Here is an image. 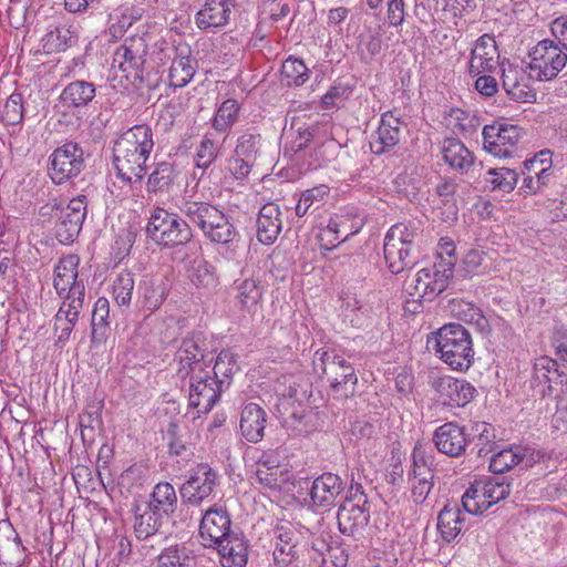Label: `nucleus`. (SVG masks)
<instances>
[{
  "label": "nucleus",
  "mask_w": 567,
  "mask_h": 567,
  "mask_svg": "<svg viewBox=\"0 0 567 567\" xmlns=\"http://www.w3.org/2000/svg\"><path fill=\"white\" fill-rule=\"evenodd\" d=\"M153 148V132L147 125H135L121 134L113 146L116 176L128 184L140 183Z\"/></svg>",
  "instance_id": "f257e3e1"
},
{
  "label": "nucleus",
  "mask_w": 567,
  "mask_h": 567,
  "mask_svg": "<svg viewBox=\"0 0 567 567\" xmlns=\"http://www.w3.org/2000/svg\"><path fill=\"white\" fill-rule=\"evenodd\" d=\"M181 214L194 225L212 243L228 244L235 236L236 230L229 218L216 206L200 200L183 197L176 203Z\"/></svg>",
  "instance_id": "f03ea898"
},
{
  "label": "nucleus",
  "mask_w": 567,
  "mask_h": 567,
  "mask_svg": "<svg viewBox=\"0 0 567 567\" xmlns=\"http://www.w3.org/2000/svg\"><path fill=\"white\" fill-rule=\"evenodd\" d=\"M433 349L452 370L467 371L474 362L470 332L460 323L445 324L433 336Z\"/></svg>",
  "instance_id": "7ed1b4c3"
},
{
  "label": "nucleus",
  "mask_w": 567,
  "mask_h": 567,
  "mask_svg": "<svg viewBox=\"0 0 567 567\" xmlns=\"http://www.w3.org/2000/svg\"><path fill=\"white\" fill-rule=\"evenodd\" d=\"M416 236L417 228L405 223H396L386 231L383 252L388 268L392 274H400L414 264Z\"/></svg>",
  "instance_id": "20e7f679"
},
{
  "label": "nucleus",
  "mask_w": 567,
  "mask_h": 567,
  "mask_svg": "<svg viewBox=\"0 0 567 567\" xmlns=\"http://www.w3.org/2000/svg\"><path fill=\"white\" fill-rule=\"evenodd\" d=\"M146 234L157 245L169 248L186 245L193 238L188 220L162 207L151 209Z\"/></svg>",
  "instance_id": "39448f33"
},
{
  "label": "nucleus",
  "mask_w": 567,
  "mask_h": 567,
  "mask_svg": "<svg viewBox=\"0 0 567 567\" xmlns=\"http://www.w3.org/2000/svg\"><path fill=\"white\" fill-rule=\"evenodd\" d=\"M509 484L503 480L481 477L475 480L462 496V506L471 515H478L508 496Z\"/></svg>",
  "instance_id": "423d86ee"
},
{
  "label": "nucleus",
  "mask_w": 567,
  "mask_h": 567,
  "mask_svg": "<svg viewBox=\"0 0 567 567\" xmlns=\"http://www.w3.org/2000/svg\"><path fill=\"white\" fill-rule=\"evenodd\" d=\"M528 70L537 81H551L567 64V53L551 39L534 45L529 52Z\"/></svg>",
  "instance_id": "0eeeda50"
},
{
  "label": "nucleus",
  "mask_w": 567,
  "mask_h": 567,
  "mask_svg": "<svg viewBox=\"0 0 567 567\" xmlns=\"http://www.w3.org/2000/svg\"><path fill=\"white\" fill-rule=\"evenodd\" d=\"M313 370L319 375H326L334 391L358 382L354 368L341 355L330 349H318L312 358Z\"/></svg>",
  "instance_id": "6e6552de"
},
{
  "label": "nucleus",
  "mask_w": 567,
  "mask_h": 567,
  "mask_svg": "<svg viewBox=\"0 0 567 567\" xmlns=\"http://www.w3.org/2000/svg\"><path fill=\"white\" fill-rule=\"evenodd\" d=\"M48 173L55 185H62L76 177L84 168L82 147L68 142L53 151L49 157Z\"/></svg>",
  "instance_id": "1a4fd4ad"
},
{
  "label": "nucleus",
  "mask_w": 567,
  "mask_h": 567,
  "mask_svg": "<svg viewBox=\"0 0 567 567\" xmlns=\"http://www.w3.org/2000/svg\"><path fill=\"white\" fill-rule=\"evenodd\" d=\"M528 64L514 63L509 61L501 62L502 85L509 99L522 103H533L536 101L537 93L533 87L532 72L527 73Z\"/></svg>",
  "instance_id": "9d476101"
},
{
  "label": "nucleus",
  "mask_w": 567,
  "mask_h": 567,
  "mask_svg": "<svg viewBox=\"0 0 567 567\" xmlns=\"http://www.w3.org/2000/svg\"><path fill=\"white\" fill-rule=\"evenodd\" d=\"M146 54L145 38L142 35L130 37L115 50L112 68L118 69L126 79H142Z\"/></svg>",
  "instance_id": "9b49d317"
},
{
  "label": "nucleus",
  "mask_w": 567,
  "mask_h": 567,
  "mask_svg": "<svg viewBox=\"0 0 567 567\" xmlns=\"http://www.w3.org/2000/svg\"><path fill=\"white\" fill-rule=\"evenodd\" d=\"M218 473L207 463L194 467L179 493L183 502L198 506L208 499L218 485Z\"/></svg>",
  "instance_id": "f8f14e48"
},
{
  "label": "nucleus",
  "mask_w": 567,
  "mask_h": 567,
  "mask_svg": "<svg viewBox=\"0 0 567 567\" xmlns=\"http://www.w3.org/2000/svg\"><path fill=\"white\" fill-rule=\"evenodd\" d=\"M223 385L224 380L213 378L210 370L194 374L189 379V406L195 409L197 414L208 413L219 401Z\"/></svg>",
  "instance_id": "ddd939ff"
},
{
  "label": "nucleus",
  "mask_w": 567,
  "mask_h": 567,
  "mask_svg": "<svg viewBox=\"0 0 567 567\" xmlns=\"http://www.w3.org/2000/svg\"><path fill=\"white\" fill-rule=\"evenodd\" d=\"M483 147L495 157H508L520 138V128L512 124L485 125L482 132Z\"/></svg>",
  "instance_id": "4468645a"
},
{
  "label": "nucleus",
  "mask_w": 567,
  "mask_h": 567,
  "mask_svg": "<svg viewBox=\"0 0 567 567\" xmlns=\"http://www.w3.org/2000/svg\"><path fill=\"white\" fill-rule=\"evenodd\" d=\"M432 386L441 403L450 408H463L476 395V389L468 381L450 375L435 378Z\"/></svg>",
  "instance_id": "2eb2a0df"
},
{
  "label": "nucleus",
  "mask_w": 567,
  "mask_h": 567,
  "mask_svg": "<svg viewBox=\"0 0 567 567\" xmlns=\"http://www.w3.org/2000/svg\"><path fill=\"white\" fill-rule=\"evenodd\" d=\"M370 519V508L363 495L358 502L347 499L338 509L337 520L341 534L358 538Z\"/></svg>",
  "instance_id": "dca6fc26"
},
{
  "label": "nucleus",
  "mask_w": 567,
  "mask_h": 567,
  "mask_svg": "<svg viewBox=\"0 0 567 567\" xmlns=\"http://www.w3.org/2000/svg\"><path fill=\"white\" fill-rule=\"evenodd\" d=\"M236 532L231 530L228 512L219 506L208 508L202 517L199 535L205 547H215Z\"/></svg>",
  "instance_id": "f3484780"
},
{
  "label": "nucleus",
  "mask_w": 567,
  "mask_h": 567,
  "mask_svg": "<svg viewBox=\"0 0 567 567\" xmlns=\"http://www.w3.org/2000/svg\"><path fill=\"white\" fill-rule=\"evenodd\" d=\"M290 478L287 465L277 451L262 452L257 461L256 481L268 489H280Z\"/></svg>",
  "instance_id": "a211bd4d"
},
{
  "label": "nucleus",
  "mask_w": 567,
  "mask_h": 567,
  "mask_svg": "<svg viewBox=\"0 0 567 567\" xmlns=\"http://www.w3.org/2000/svg\"><path fill=\"white\" fill-rule=\"evenodd\" d=\"M501 66L499 52L494 37L483 34L480 37L471 51L468 72L471 75L492 73Z\"/></svg>",
  "instance_id": "6ab92c4d"
},
{
  "label": "nucleus",
  "mask_w": 567,
  "mask_h": 567,
  "mask_svg": "<svg viewBox=\"0 0 567 567\" xmlns=\"http://www.w3.org/2000/svg\"><path fill=\"white\" fill-rule=\"evenodd\" d=\"M234 7L235 0H205L195 16V23L203 31L216 32L229 23Z\"/></svg>",
  "instance_id": "aec40b11"
},
{
  "label": "nucleus",
  "mask_w": 567,
  "mask_h": 567,
  "mask_svg": "<svg viewBox=\"0 0 567 567\" xmlns=\"http://www.w3.org/2000/svg\"><path fill=\"white\" fill-rule=\"evenodd\" d=\"M401 135V118L393 111L384 112L377 131L371 135L370 148L377 155L384 154L399 144Z\"/></svg>",
  "instance_id": "412c9836"
},
{
  "label": "nucleus",
  "mask_w": 567,
  "mask_h": 567,
  "mask_svg": "<svg viewBox=\"0 0 567 567\" xmlns=\"http://www.w3.org/2000/svg\"><path fill=\"white\" fill-rule=\"evenodd\" d=\"M343 491L344 484L340 476L333 473H323L310 483L311 505L319 508H330L336 505Z\"/></svg>",
  "instance_id": "4be33fe9"
},
{
  "label": "nucleus",
  "mask_w": 567,
  "mask_h": 567,
  "mask_svg": "<svg viewBox=\"0 0 567 567\" xmlns=\"http://www.w3.org/2000/svg\"><path fill=\"white\" fill-rule=\"evenodd\" d=\"M433 443L440 453L458 457L465 453L467 446L466 426L446 422L434 431Z\"/></svg>",
  "instance_id": "5701e85b"
},
{
  "label": "nucleus",
  "mask_w": 567,
  "mask_h": 567,
  "mask_svg": "<svg viewBox=\"0 0 567 567\" xmlns=\"http://www.w3.org/2000/svg\"><path fill=\"white\" fill-rule=\"evenodd\" d=\"M174 53L168 69L169 85L174 89L186 86L196 73L197 63L192 56V49L186 43H179L171 49Z\"/></svg>",
  "instance_id": "b1692460"
},
{
  "label": "nucleus",
  "mask_w": 567,
  "mask_h": 567,
  "mask_svg": "<svg viewBox=\"0 0 567 567\" xmlns=\"http://www.w3.org/2000/svg\"><path fill=\"white\" fill-rule=\"evenodd\" d=\"M274 559L280 566H286L296 556V548L301 540V534L293 524L287 520L279 522L274 528Z\"/></svg>",
  "instance_id": "393cba45"
},
{
  "label": "nucleus",
  "mask_w": 567,
  "mask_h": 567,
  "mask_svg": "<svg viewBox=\"0 0 567 567\" xmlns=\"http://www.w3.org/2000/svg\"><path fill=\"white\" fill-rule=\"evenodd\" d=\"M176 373L179 378H192L194 374L209 370L205 355L193 339H185L176 352Z\"/></svg>",
  "instance_id": "a878e982"
},
{
  "label": "nucleus",
  "mask_w": 567,
  "mask_h": 567,
  "mask_svg": "<svg viewBox=\"0 0 567 567\" xmlns=\"http://www.w3.org/2000/svg\"><path fill=\"white\" fill-rule=\"evenodd\" d=\"M223 567H246L249 545L241 533H235L215 545Z\"/></svg>",
  "instance_id": "bb28decb"
},
{
  "label": "nucleus",
  "mask_w": 567,
  "mask_h": 567,
  "mask_svg": "<svg viewBox=\"0 0 567 567\" xmlns=\"http://www.w3.org/2000/svg\"><path fill=\"white\" fill-rule=\"evenodd\" d=\"M536 462L534 452L525 446H512L503 449L491 456L489 468L492 472L502 474L516 465L529 467Z\"/></svg>",
  "instance_id": "cd10ccee"
},
{
  "label": "nucleus",
  "mask_w": 567,
  "mask_h": 567,
  "mask_svg": "<svg viewBox=\"0 0 567 567\" xmlns=\"http://www.w3.org/2000/svg\"><path fill=\"white\" fill-rule=\"evenodd\" d=\"M282 229L281 210L278 204L267 203L257 218V238L265 245H271Z\"/></svg>",
  "instance_id": "c85d7f7f"
},
{
  "label": "nucleus",
  "mask_w": 567,
  "mask_h": 567,
  "mask_svg": "<svg viewBox=\"0 0 567 567\" xmlns=\"http://www.w3.org/2000/svg\"><path fill=\"white\" fill-rule=\"evenodd\" d=\"M267 423L265 410L257 403H248L240 415V431L243 436L251 443L262 440Z\"/></svg>",
  "instance_id": "c756f323"
},
{
  "label": "nucleus",
  "mask_w": 567,
  "mask_h": 567,
  "mask_svg": "<svg viewBox=\"0 0 567 567\" xmlns=\"http://www.w3.org/2000/svg\"><path fill=\"white\" fill-rule=\"evenodd\" d=\"M96 87L92 82L76 80L70 82L60 94L61 104L68 110L86 107L95 97Z\"/></svg>",
  "instance_id": "7c9ffc66"
},
{
  "label": "nucleus",
  "mask_w": 567,
  "mask_h": 567,
  "mask_svg": "<svg viewBox=\"0 0 567 567\" xmlns=\"http://www.w3.org/2000/svg\"><path fill=\"white\" fill-rule=\"evenodd\" d=\"M467 446L478 457L492 453L495 446V430L486 422H472L466 426Z\"/></svg>",
  "instance_id": "2f4dec72"
},
{
  "label": "nucleus",
  "mask_w": 567,
  "mask_h": 567,
  "mask_svg": "<svg viewBox=\"0 0 567 567\" xmlns=\"http://www.w3.org/2000/svg\"><path fill=\"white\" fill-rule=\"evenodd\" d=\"M465 528V517L457 503H449L439 513L437 516V530L442 539L451 543Z\"/></svg>",
  "instance_id": "473e14b6"
},
{
  "label": "nucleus",
  "mask_w": 567,
  "mask_h": 567,
  "mask_svg": "<svg viewBox=\"0 0 567 567\" xmlns=\"http://www.w3.org/2000/svg\"><path fill=\"white\" fill-rule=\"evenodd\" d=\"M146 504L134 506V533L138 539H146L155 535L163 526L166 518Z\"/></svg>",
  "instance_id": "72a5a7b5"
},
{
  "label": "nucleus",
  "mask_w": 567,
  "mask_h": 567,
  "mask_svg": "<svg viewBox=\"0 0 567 567\" xmlns=\"http://www.w3.org/2000/svg\"><path fill=\"white\" fill-rule=\"evenodd\" d=\"M241 105L236 99L229 97L216 106L210 118L212 128L220 135L228 136L233 126L238 122Z\"/></svg>",
  "instance_id": "f704fd0d"
},
{
  "label": "nucleus",
  "mask_w": 567,
  "mask_h": 567,
  "mask_svg": "<svg viewBox=\"0 0 567 567\" xmlns=\"http://www.w3.org/2000/svg\"><path fill=\"white\" fill-rule=\"evenodd\" d=\"M145 504L167 519L177 509L178 498L174 486L168 482L157 483Z\"/></svg>",
  "instance_id": "c9c22d12"
},
{
  "label": "nucleus",
  "mask_w": 567,
  "mask_h": 567,
  "mask_svg": "<svg viewBox=\"0 0 567 567\" xmlns=\"http://www.w3.org/2000/svg\"><path fill=\"white\" fill-rule=\"evenodd\" d=\"M441 151L444 162L461 173H466L474 164L472 152L458 140L445 138Z\"/></svg>",
  "instance_id": "e433bc0d"
},
{
  "label": "nucleus",
  "mask_w": 567,
  "mask_h": 567,
  "mask_svg": "<svg viewBox=\"0 0 567 567\" xmlns=\"http://www.w3.org/2000/svg\"><path fill=\"white\" fill-rule=\"evenodd\" d=\"M558 375V364L556 360L543 355L535 360L533 367L532 383L534 386H540L539 393L542 396L551 393V381L554 377Z\"/></svg>",
  "instance_id": "4c0bfd02"
},
{
  "label": "nucleus",
  "mask_w": 567,
  "mask_h": 567,
  "mask_svg": "<svg viewBox=\"0 0 567 567\" xmlns=\"http://www.w3.org/2000/svg\"><path fill=\"white\" fill-rule=\"evenodd\" d=\"M328 195L329 187L327 185H318L306 189L301 193L296 205V214L301 217L316 212L326 203Z\"/></svg>",
  "instance_id": "58836bf2"
},
{
  "label": "nucleus",
  "mask_w": 567,
  "mask_h": 567,
  "mask_svg": "<svg viewBox=\"0 0 567 567\" xmlns=\"http://www.w3.org/2000/svg\"><path fill=\"white\" fill-rule=\"evenodd\" d=\"M454 260H442L424 267L416 274L415 284H446L452 279Z\"/></svg>",
  "instance_id": "ea45409f"
},
{
  "label": "nucleus",
  "mask_w": 567,
  "mask_h": 567,
  "mask_svg": "<svg viewBox=\"0 0 567 567\" xmlns=\"http://www.w3.org/2000/svg\"><path fill=\"white\" fill-rule=\"evenodd\" d=\"M363 226L361 218L350 219L347 216L336 215L331 217L324 229V235H334V239L343 241L360 231Z\"/></svg>",
  "instance_id": "a19ab883"
},
{
  "label": "nucleus",
  "mask_w": 567,
  "mask_h": 567,
  "mask_svg": "<svg viewBox=\"0 0 567 567\" xmlns=\"http://www.w3.org/2000/svg\"><path fill=\"white\" fill-rule=\"evenodd\" d=\"M405 300L404 309L410 313H417L422 310L425 301H431L435 295H439L443 289L436 290V286H405Z\"/></svg>",
  "instance_id": "79ce46f5"
},
{
  "label": "nucleus",
  "mask_w": 567,
  "mask_h": 567,
  "mask_svg": "<svg viewBox=\"0 0 567 567\" xmlns=\"http://www.w3.org/2000/svg\"><path fill=\"white\" fill-rule=\"evenodd\" d=\"M194 556L183 545L169 546L162 550L157 557V567H193Z\"/></svg>",
  "instance_id": "37998d69"
},
{
  "label": "nucleus",
  "mask_w": 567,
  "mask_h": 567,
  "mask_svg": "<svg viewBox=\"0 0 567 567\" xmlns=\"http://www.w3.org/2000/svg\"><path fill=\"white\" fill-rule=\"evenodd\" d=\"M310 75L308 66L303 60L296 56H288L281 64V76L282 80L289 86H301L303 85Z\"/></svg>",
  "instance_id": "c03bdc74"
},
{
  "label": "nucleus",
  "mask_w": 567,
  "mask_h": 567,
  "mask_svg": "<svg viewBox=\"0 0 567 567\" xmlns=\"http://www.w3.org/2000/svg\"><path fill=\"white\" fill-rule=\"evenodd\" d=\"M175 177L174 166L169 162H159L148 176L146 189L148 193H162L168 190Z\"/></svg>",
  "instance_id": "a18cd8bd"
},
{
  "label": "nucleus",
  "mask_w": 567,
  "mask_h": 567,
  "mask_svg": "<svg viewBox=\"0 0 567 567\" xmlns=\"http://www.w3.org/2000/svg\"><path fill=\"white\" fill-rule=\"evenodd\" d=\"M141 18L138 10L132 7H122L110 14V33L114 38L122 37L124 32Z\"/></svg>",
  "instance_id": "49530a36"
},
{
  "label": "nucleus",
  "mask_w": 567,
  "mask_h": 567,
  "mask_svg": "<svg viewBox=\"0 0 567 567\" xmlns=\"http://www.w3.org/2000/svg\"><path fill=\"white\" fill-rule=\"evenodd\" d=\"M486 175L485 181L491 185L492 189L503 193L512 192L518 181V174L514 169L506 167L491 168Z\"/></svg>",
  "instance_id": "de8ad7c7"
},
{
  "label": "nucleus",
  "mask_w": 567,
  "mask_h": 567,
  "mask_svg": "<svg viewBox=\"0 0 567 567\" xmlns=\"http://www.w3.org/2000/svg\"><path fill=\"white\" fill-rule=\"evenodd\" d=\"M219 142L213 138L210 133H205L196 148L195 163L198 168H208L218 157Z\"/></svg>",
  "instance_id": "09e8293b"
},
{
  "label": "nucleus",
  "mask_w": 567,
  "mask_h": 567,
  "mask_svg": "<svg viewBox=\"0 0 567 567\" xmlns=\"http://www.w3.org/2000/svg\"><path fill=\"white\" fill-rule=\"evenodd\" d=\"M275 392L277 395V402L284 401L292 402H306L307 401V389L297 382L293 378H284L282 382H278Z\"/></svg>",
  "instance_id": "8fccbe9b"
},
{
  "label": "nucleus",
  "mask_w": 567,
  "mask_h": 567,
  "mask_svg": "<svg viewBox=\"0 0 567 567\" xmlns=\"http://www.w3.org/2000/svg\"><path fill=\"white\" fill-rule=\"evenodd\" d=\"M261 137L252 132H245L238 136L234 155L256 163L260 151Z\"/></svg>",
  "instance_id": "3c124183"
},
{
  "label": "nucleus",
  "mask_w": 567,
  "mask_h": 567,
  "mask_svg": "<svg viewBox=\"0 0 567 567\" xmlns=\"http://www.w3.org/2000/svg\"><path fill=\"white\" fill-rule=\"evenodd\" d=\"M188 278L192 284H213L221 279L216 268L203 258L194 259L188 269Z\"/></svg>",
  "instance_id": "603ef678"
},
{
  "label": "nucleus",
  "mask_w": 567,
  "mask_h": 567,
  "mask_svg": "<svg viewBox=\"0 0 567 567\" xmlns=\"http://www.w3.org/2000/svg\"><path fill=\"white\" fill-rule=\"evenodd\" d=\"M83 221L84 220L63 210L60 221L56 225L58 240L64 245L73 243L82 229Z\"/></svg>",
  "instance_id": "864d4df0"
},
{
  "label": "nucleus",
  "mask_w": 567,
  "mask_h": 567,
  "mask_svg": "<svg viewBox=\"0 0 567 567\" xmlns=\"http://www.w3.org/2000/svg\"><path fill=\"white\" fill-rule=\"evenodd\" d=\"M412 467L408 476L434 475L432 470L433 456L425 445L417 443L411 454Z\"/></svg>",
  "instance_id": "5fc2aeb1"
},
{
  "label": "nucleus",
  "mask_w": 567,
  "mask_h": 567,
  "mask_svg": "<svg viewBox=\"0 0 567 567\" xmlns=\"http://www.w3.org/2000/svg\"><path fill=\"white\" fill-rule=\"evenodd\" d=\"M209 370L213 378L225 381L238 370L237 355L229 349L221 350Z\"/></svg>",
  "instance_id": "6e6d98bb"
},
{
  "label": "nucleus",
  "mask_w": 567,
  "mask_h": 567,
  "mask_svg": "<svg viewBox=\"0 0 567 567\" xmlns=\"http://www.w3.org/2000/svg\"><path fill=\"white\" fill-rule=\"evenodd\" d=\"M276 408L282 422L289 426L296 427L306 417V402H292L284 401L276 403Z\"/></svg>",
  "instance_id": "4d7b16f0"
},
{
  "label": "nucleus",
  "mask_w": 567,
  "mask_h": 567,
  "mask_svg": "<svg viewBox=\"0 0 567 567\" xmlns=\"http://www.w3.org/2000/svg\"><path fill=\"white\" fill-rule=\"evenodd\" d=\"M79 257L69 255L63 257L54 268L53 284H78Z\"/></svg>",
  "instance_id": "13d9d810"
},
{
  "label": "nucleus",
  "mask_w": 567,
  "mask_h": 567,
  "mask_svg": "<svg viewBox=\"0 0 567 567\" xmlns=\"http://www.w3.org/2000/svg\"><path fill=\"white\" fill-rule=\"evenodd\" d=\"M58 295L63 298L62 306L69 310L75 311L79 317L83 308L85 289L84 286H55Z\"/></svg>",
  "instance_id": "bf43d9fd"
},
{
  "label": "nucleus",
  "mask_w": 567,
  "mask_h": 567,
  "mask_svg": "<svg viewBox=\"0 0 567 567\" xmlns=\"http://www.w3.org/2000/svg\"><path fill=\"white\" fill-rule=\"evenodd\" d=\"M23 97L19 92H13L6 101L2 111V121L7 125H18L23 120Z\"/></svg>",
  "instance_id": "052dcab7"
},
{
  "label": "nucleus",
  "mask_w": 567,
  "mask_h": 567,
  "mask_svg": "<svg viewBox=\"0 0 567 567\" xmlns=\"http://www.w3.org/2000/svg\"><path fill=\"white\" fill-rule=\"evenodd\" d=\"M434 475L409 476L413 501L416 504H424L433 488Z\"/></svg>",
  "instance_id": "680f3d73"
},
{
  "label": "nucleus",
  "mask_w": 567,
  "mask_h": 567,
  "mask_svg": "<svg viewBox=\"0 0 567 567\" xmlns=\"http://www.w3.org/2000/svg\"><path fill=\"white\" fill-rule=\"evenodd\" d=\"M138 295L143 298V306L148 310H155L163 302L165 286H138Z\"/></svg>",
  "instance_id": "e2e57ef3"
},
{
  "label": "nucleus",
  "mask_w": 567,
  "mask_h": 567,
  "mask_svg": "<svg viewBox=\"0 0 567 567\" xmlns=\"http://www.w3.org/2000/svg\"><path fill=\"white\" fill-rule=\"evenodd\" d=\"M254 166L255 163L233 154L228 161L227 169L236 181L244 182L248 178Z\"/></svg>",
  "instance_id": "0e129e2a"
},
{
  "label": "nucleus",
  "mask_w": 567,
  "mask_h": 567,
  "mask_svg": "<svg viewBox=\"0 0 567 567\" xmlns=\"http://www.w3.org/2000/svg\"><path fill=\"white\" fill-rule=\"evenodd\" d=\"M348 87L342 84H333L328 92L322 96L321 103L324 109H331L339 105V103L348 95Z\"/></svg>",
  "instance_id": "69168bd1"
},
{
  "label": "nucleus",
  "mask_w": 567,
  "mask_h": 567,
  "mask_svg": "<svg viewBox=\"0 0 567 567\" xmlns=\"http://www.w3.org/2000/svg\"><path fill=\"white\" fill-rule=\"evenodd\" d=\"M554 40L567 53V16L555 19L550 24Z\"/></svg>",
  "instance_id": "338daca9"
},
{
  "label": "nucleus",
  "mask_w": 567,
  "mask_h": 567,
  "mask_svg": "<svg viewBox=\"0 0 567 567\" xmlns=\"http://www.w3.org/2000/svg\"><path fill=\"white\" fill-rule=\"evenodd\" d=\"M551 346L559 360L567 362V329L556 328L551 337Z\"/></svg>",
  "instance_id": "774afa93"
}]
</instances>
